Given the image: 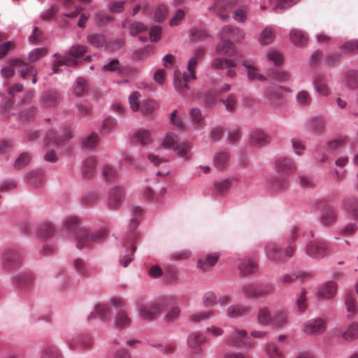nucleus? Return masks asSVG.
<instances>
[{"label": "nucleus", "instance_id": "nucleus-20", "mask_svg": "<svg viewBox=\"0 0 358 358\" xmlns=\"http://www.w3.org/2000/svg\"><path fill=\"white\" fill-rule=\"evenodd\" d=\"M124 193V189L121 187H115L111 189L109 204L112 208L116 209L120 205Z\"/></svg>", "mask_w": 358, "mask_h": 358}, {"label": "nucleus", "instance_id": "nucleus-47", "mask_svg": "<svg viewBox=\"0 0 358 358\" xmlns=\"http://www.w3.org/2000/svg\"><path fill=\"white\" fill-rule=\"evenodd\" d=\"M325 121L322 117H313L309 123L310 128L315 132H322L325 129Z\"/></svg>", "mask_w": 358, "mask_h": 358}, {"label": "nucleus", "instance_id": "nucleus-61", "mask_svg": "<svg viewBox=\"0 0 358 358\" xmlns=\"http://www.w3.org/2000/svg\"><path fill=\"white\" fill-rule=\"evenodd\" d=\"M31 159V157L27 153H22L15 160L14 167L16 169H20L27 166Z\"/></svg>", "mask_w": 358, "mask_h": 358}, {"label": "nucleus", "instance_id": "nucleus-23", "mask_svg": "<svg viewBox=\"0 0 358 358\" xmlns=\"http://www.w3.org/2000/svg\"><path fill=\"white\" fill-rule=\"evenodd\" d=\"M314 86L316 92L322 96H328L330 94V90L327 84L324 76L317 74L315 77Z\"/></svg>", "mask_w": 358, "mask_h": 358}, {"label": "nucleus", "instance_id": "nucleus-16", "mask_svg": "<svg viewBox=\"0 0 358 358\" xmlns=\"http://www.w3.org/2000/svg\"><path fill=\"white\" fill-rule=\"evenodd\" d=\"M251 310L252 308L249 306L236 304L228 307L227 315L230 318L236 319L248 315Z\"/></svg>", "mask_w": 358, "mask_h": 358}, {"label": "nucleus", "instance_id": "nucleus-56", "mask_svg": "<svg viewBox=\"0 0 358 358\" xmlns=\"http://www.w3.org/2000/svg\"><path fill=\"white\" fill-rule=\"evenodd\" d=\"M266 354L268 358H284L282 352L273 343H271L267 345Z\"/></svg>", "mask_w": 358, "mask_h": 358}, {"label": "nucleus", "instance_id": "nucleus-31", "mask_svg": "<svg viewBox=\"0 0 358 358\" xmlns=\"http://www.w3.org/2000/svg\"><path fill=\"white\" fill-rule=\"evenodd\" d=\"M243 65L248 69V77L249 80H264V76L259 73V70L255 68L252 62L244 61Z\"/></svg>", "mask_w": 358, "mask_h": 358}, {"label": "nucleus", "instance_id": "nucleus-1", "mask_svg": "<svg viewBox=\"0 0 358 358\" xmlns=\"http://www.w3.org/2000/svg\"><path fill=\"white\" fill-rule=\"evenodd\" d=\"M80 220L75 215L67 216L63 227L67 230L76 231V247L79 249L89 248L94 243L103 241L108 236V230L101 228L96 231H90L86 228H78Z\"/></svg>", "mask_w": 358, "mask_h": 358}, {"label": "nucleus", "instance_id": "nucleus-12", "mask_svg": "<svg viewBox=\"0 0 358 358\" xmlns=\"http://www.w3.org/2000/svg\"><path fill=\"white\" fill-rule=\"evenodd\" d=\"M73 137L71 131L69 128H65L62 131V133L59 136H57V134L55 131H50L47 137V145H48L50 142H52V144L59 147L60 145H64L69 141H70Z\"/></svg>", "mask_w": 358, "mask_h": 358}, {"label": "nucleus", "instance_id": "nucleus-53", "mask_svg": "<svg viewBox=\"0 0 358 358\" xmlns=\"http://www.w3.org/2000/svg\"><path fill=\"white\" fill-rule=\"evenodd\" d=\"M341 49L348 53H358V39H352L342 45Z\"/></svg>", "mask_w": 358, "mask_h": 358}, {"label": "nucleus", "instance_id": "nucleus-3", "mask_svg": "<svg viewBox=\"0 0 358 358\" xmlns=\"http://www.w3.org/2000/svg\"><path fill=\"white\" fill-rule=\"evenodd\" d=\"M275 169L282 177L272 178L270 185L272 189L281 190L287 185V180L285 177L292 174L296 171V165L291 159L280 157L275 161Z\"/></svg>", "mask_w": 358, "mask_h": 358}, {"label": "nucleus", "instance_id": "nucleus-7", "mask_svg": "<svg viewBox=\"0 0 358 358\" xmlns=\"http://www.w3.org/2000/svg\"><path fill=\"white\" fill-rule=\"evenodd\" d=\"M207 341V337L199 332L191 333L187 338L189 357L191 358L199 357L203 352L202 345Z\"/></svg>", "mask_w": 358, "mask_h": 358}, {"label": "nucleus", "instance_id": "nucleus-59", "mask_svg": "<svg viewBox=\"0 0 358 358\" xmlns=\"http://www.w3.org/2000/svg\"><path fill=\"white\" fill-rule=\"evenodd\" d=\"M180 315V308L178 306H173L167 311L164 316V320L166 322H173L177 320Z\"/></svg>", "mask_w": 358, "mask_h": 358}, {"label": "nucleus", "instance_id": "nucleus-2", "mask_svg": "<svg viewBox=\"0 0 358 358\" xmlns=\"http://www.w3.org/2000/svg\"><path fill=\"white\" fill-rule=\"evenodd\" d=\"M178 300L176 296H167L156 301H148L143 297L136 300L138 313L140 317L145 320H153L159 315L166 305H170Z\"/></svg>", "mask_w": 358, "mask_h": 358}, {"label": "nucleus", "instance_id": "nucleus-18", "mask_svg": "<svg viewBox=\"0 0 358 358\" xmlns=\"http://www.w3.org/2000/svg\"><path fill=\"white\" fill-rule=\"evenodd\" d=\"M342 338L347 342H352L358 339V322L350 323L341 334Z\"/></svg>", "mask_w": 358, "mask_h": 358}, {"label": "nucleus", "instance_id": "nucleus-11", "mask_svg": "<svg viewBox=\"0 0 358 358\" xmlns=\"http://www.w3.org/2000/svg\"><path fill=\"white\" fill-rule=\"evenodd\" d=\"M234 6V0H215L213 6L209 8V9L213 10L221 20H226L229 18L228 12Z\"/></svg>", "mask_w": 358, "mask_h": 358}, {"label": "nucleus", "instance_id": "nucleus-62", "mask_svg": "<svg viewBox=\"0 0 358 358\" xmlns=\"http://www.w3.org/2000/svg\"><path fill=\"white\" fill-rule=\"evenodd\" d=\"M273 291V286L270 284H266L264 285H261L259 287H257V299L265 297L270 294H271Z\"/></svg>", "mask_w": 358, "mask_h": 358}, {"label": "nucleus", "instance_id": "nucleus-57", "mask_svg": "<svg viewBox=\"0 0 358 358\" xmlns=\"http://www.w3.org/2000/svg\"><path fill=\"white\" fill-rule=\"evenodd\" d=\"M47 55L45 48H36L29 52L28 60L29 63H34Z\"/></svg>", "mask_w": 358, "mask_h": 358}, {"label": "nucleus", "instance_id": "nucleus-34", "mask_svg": "<svg viewBox=\"0 0 358 358\" xmlns=\"http://www.w3.org/2000/svg\"><path fill=\"white\" fill-rule=\"evenodd\" d=\"M271 313L267 307H263L259 309L257 313V321L263 325H268L272 323Z\"/></svg>", "mask_w": 358, "mask_h": 358}, {"label": "nucleus", "instance_id": "nucleus-24", "mask_svg": "<svg viewBox=\"0 0 358 358\" xmlns=\"http://www.w3.org/2000/svg\"><path fill=\"white\" fill-rule=\"evenodd\" d=\"M289 38L294 45L300 47L306 45L308 37L306 33L299 29H292L289 33Z\"/></svg>", "mask_w": 358, "mask_h": 358}, {"label": "nucleus", "instance_id": "nucleus-4", "mask_svg": "<svg viewBox=\"0 0 358 358\" xmlns=\"http://www.w3.org/2000/svg\"><path fill=\"white\" fill-rule=\"evenodd\" d=\"M14 69H16L22 79H27L29 76H32V83L35 84L36 83V70L29 64L22 61L20 59H14L10 62V66L4 67L1 69V73L4 78H10L14 74Z\"/></svg>", "mask_w": 358, "mask_h": 358}, {"label": "nucleus", "instance_id": "nucleus-10", "mask_svg": "<svg viewBox=\"0 0 358 358\" xmlns=\"http://www.w3.org/2000/svg\"><path fill=\"white\" fill-rule=\"evenodd\" d=\"M227 343L234 346L250 347L252 345L250 338L248 337V333L245 330H236L231 334L227 339Z\"/></svg>", "mask_w": 358, "mask_h": 358}, {"label": "nucleus", "instance_id": "nucleus-26", "mask_svg": "<svg viewBox=\"0 0 358 358\" xmlns=\"http://www.w3.org/2000/svg\"><path fill=\"white\" fill-rule=\"evenodd\" d=\"M336 210L331 206H326L322 213V222L325 226H330L336 220Z\"/></svg>", "mask_w": 358, "mask_h": 358}, {"label": "nucleus", "instance_id": "nucleus-42", "mask_svg": "<svg viewBox=\"0 0 358 358\" xmlns=\"http://www.w3.org/2000/svg\"><path fill=\"white\" fill-rule=\"evenodd\" d=\"M266 96L271 104H278L282 98L280 89L273 87L268 89L266 91Z\"/></svg>", "mask_w": 358, "mask_h": 358}, {"label": "nucleus", "instance_id": "nucleus-49", "mask_svg": "<svg viewBox=\"0 0 358 358\" xmlns=\"http://www.w3.org/2000/svg\"><path fill=\"white\" fill-rule=\"evenodd\" d=\"M134 139L140 143L141 145L148 144L151 142V136L150 132L144 129L138 131L134 136Z\"/></svg>", "mask_w": 358, "mask_h": 358}, {"label": "nucleus", "instance_id": "nucleus-13", "mask_svg": "<svg viewBox=\"0 0 358 358\" xmlns=\"http://www.w3.org/2000/svg\"><path fill=\"white\" fill-rule=\"evenodd\" d=\"M220 254L217 252L204 254L198 259L197 266L203 271H210L217 262Z\"/></svg>", "mask_w": 358, "mask_h": 358}, {"label": "nucleus", "instance_id": "nucleus-6", "mask_svg": "<svg viewBox=\"0 0 358 358\" xmlns=\"http://www.w3.org/2000/svg\"><path fill=\"white\" fill-rule=\"evenodd\" d=\"M110 304L118 309L115 317V326L119 329H123L130 325L131 319L127 313L124 310L126 303L120 297H114L110 301Z\"/></svg>", "mask_w": 358, "mask_h": 358}, {"label": "nucleus", "instance_id": "nucleus-63", "mask_svg": "<svg viewBox=\"0 0 358 358\" xmlns=\"http://www.w3.org/2000/svg\"><path fill=\"white\" fill-rule=\"evenodd\" d=\"M98 142L99 136L96 133L93 132L83 140V144L85 148H92L95 147Z\"/></svg>", "mask_w": 358, "mask_h": 358}, {"label": "nucleus", "instance_id": "nucleus-14", "mask_svg": "<svg viewBox=\"0 0 358 358\" xmlns=\"http://www.w3.org/2000/svg\"><path fill=\"white\" fill-rule=\"evenodd\" d=\"M302 328L307 334H320L326 329V322L322 318L310 320L304 323Z\"/></svg>", "mask_w": 358, "mask_h": 358}, {"label": "nucleus", "instance_id": "nucleus-46", "mask_svg": "<svg viewBox=\"0 0 358 358\" xmlns=\"http://www.w3.org/2000/svg\"><path fill=\"white\" fill-rule=\"evenodd\" d=\"M73 267L83 277L87 278L91 275L90 269L87 268L84 262L80 259H76L73 261Z\"/></svg>", "mask_w": 358, "mask_h": 358}, {"label": "nucleus", "instance_id": "nucleus-48", "mask_svg": "<svg viewBox=\"0 0 358 358\" xmlns=\"http://www.w3.org/2000/svg\"><path fill=\"white\" fill-rule=\"evenodd\" d=\"M345 85L350 88L358 87V71H350L345 74Z\"/></svg>", "mask_w": 358, "mask_h": 358}, {"label": "nucleus", "instance_id": "nucleus-40", "mask_svg": "<svg viewBox=\"0 0 358 358\" xmlns=\"http://www.w3.org/2000/svg\"><path fill=\"white\" fill-rule=\"evenodd\" d=\"M88 43L94 47L99 48L103 46L106 43L104 35L101 34H93L87 36Z\"/></svg>", "mask_w": 358, "mask_h": 358}, {"label": "nucleus", "instance_id": "nucleus-55", "mask_svg": "<svg viewBox=\"0 0 358 358\" xmlns=\"http://www.w3.org/2000/svg\"><path fill=\"white\" fill-rule=\"evenodd\" d=\"M177 110H174L170 116V122L173 126L177 128L180 131L185 129V124L182 119L180 117H177Z\"/></svg>", "mask_w": 358, "mask_h": 358}, {"label": "nucleus", "instance_id": "nucleus-37", "mask_svg": "<svg viewBox=\"0 0 358 358\" xmlns=\"http://www.w3.org/2000/svg\"><path fill=\"white\" fill-rule=\"evenodd\" d=\"M190 118L192 122L198 128L204 127L203 119L204 116L202 115L201 111L199 108H193L189 112Z\"/></svg>", "mask_w": 358, "mask_h": 358}, {"label": "nucleus", "instance_id": "nucleus-51", "mask_svg": "<svg viewBox=\"0 0 358 358\" xmlns=\"http://www.w3.org/2000/svg\"><path fill=\"white\" fill-rule=\"evenodd\" d=\"M38 234L42 237L50 238L55 234V229L50 223H43L38 227Z\"/></svg>", "mask_w": 358, "mask_h": 358}, {"label": "nucleus", "instance_id": "nucleus-36", "mask_svg": "<svg viewBox=\"0 0 358 358\" xmlns=\"http://www.w3.org/2000/svg\"><path fill=\"white\" fill-rule=\"evenodd\" d=\"M98 315L100 317L102 320H107L110 317L109 314V308L102 304H98L95 307V310L94 312L91 313V314L88 317V320H90Z\"/></svg>", "mask_w": 358, "mask_h": 358}, {"label": "nucleus", "instance_id": "nucleus-35", "mask_svg": "<svg viewBox=\"0 0 358 358\" xmlns=\"http://www.w3.org/2000/svg\"><path fill=\"white\" fill-rule=\"evenodd\" d=\"M96 165V160L94 157L86 159L83 164V175L85 178H90L93 176Z\"/></svg>", "mask_w": 358, "mask_h": 358}, {"label": "nucleus", "instance_id": "nucleus-54", "mask_svg": "<svg viewBox=\"0 0 358 358\" xmlns=\"http://www.w3.org/2000/svg\"><path fill=\"white\" fill-rule=\"evenodd\" d=\"M248 13V8L245 6H241L234 11L233 17L236 21L238 22H244L246 20Z\"/></svg>", "mask_w": 358, "mask_h": 358}, {"label": "nucleus", "instance_id": "nucleus-19", "mask_svg": "<svg viewBox=\"0 0 358 358\" xmlns=\"http://www.w3.org/2000/svg\"><path fill=\"white\" fill-rule=\"evenodd\" d=\"M55 57H57V60L55 61L52 64V73H57L59 72V66H76L78 62L73 58L69 57H62L58 54H55Z\"/></svg>", "mask_w": 358, "mask_h": 358}, {"label": "nucleus", "instance_id": "nucleus-15", "mask_svg": "<svg viewBox=\"0 0 358 358\" xmlns=\"http://www.w3.org/2000/svg\"><path fill=\"white\" fill-rule=\"evenodd\" d=\"M59 101V95L57 92L50 90L45 92L41 97V106L43 108L55 107Z\"/></svg>", "mask_w": 358, "mask_h": 358}, {"label": "nucleus", "instance_id": "nucleus-43", "mask_svg": "<svg viewBox=\"0 0 358 358\" xmlns=\"http://www.w3.org/2000/svg\"><path fill=\"white\" fill-rule=\"evenodd\" d=\"M275 37V35L273 29L270 27H266L261 33L259 41L262 45H266L271 43L274 40Z\"/></svg>", "mask_w": 358, "mask_h": 358}, {"label": "nucleus", "instance_id": "nucleus-5", "mask_svg": "<svg viewBox=\"0 0 358 358\" xmlns=\"http://www.w3.org/2000/svg\"><path fill=\"white\" fill-rule=\"evenodd\" d=\"M162 144L165 148L176 152L177 155L185 161H189L192 157L191 144L187 142L179 143L178 136L172 132L166 134Z\"/></svg>", "mask_w": 358, "mask_h": 358}, {"label": "nucleus", "instance_id": "nucleus-8", "mask_svg": "<svg viewBox=\"0 0 358 358\" xmlns=\"http://www.w3.org/2000/svg\"><path fill=\"white\" fill-rule=\"evenodd\" d=\"M305 252L312 258L322 259L331 252V248L324 241H313L306 245Z\"/></svg>", "mask_w": 358, "mask_h": 358}, {"label": "nucleus", "instance_id": "nucleus-44", "mask_svg": "<svg viewBox=\"0 0 358 358\" xmlns=\"http://www.w3.org/2000/svg\"><path fill=\"white\" fill-rule=\"evenodd\" d=\"M29 183L35 187L41 185L44 180V177L42 171H35L30 172L27 176Z\"/></svg>", "mask_w": 358, "mask_h": 358}, {"label": "nucleus", "instance_id": "nucleus-52", "mask_svg": "<svg viewBox=\"0 0 358 358\" xmlns=\"http://www.w3.org/2000/svg\"><path fill=\"white\" fill-rule=\"evenodd\" d=\"M345 306L347 311L351 315H355L357 313L356 299L353 294H347L345 297Z\"/></svg>", "mask_w": 358, "mask_h": 358}, {"label": "nucleus", "instance_id": "nucleus-38", "mask_svg": "<svg viewBox=\"0 0 358 358\" xmlns=\"http://www.w3.org/2000/svg\"><path fill=\"white\" fill-rule=\"evenodd\" d=\"M236 66V63L231 59L215 58L212 62V67L217 69H223L224 68H234Z\"/></svg>", "mask_w": 358, "mask_h": 358}, {"label": "nucleus", "instance_id": "nucleus-64", "mask_svg": "<svg viewBox=\"0 0 358 358\" xmlns=\"http://www.w3.org/2000/svg\"><path fill=\"white\" fill-rule=\"evenodd\" d=\"M267 58L272 62L275 66L281 65L283 63V56L278 51H270L267 55Z\"/></svg>", "mask_w": 358, "mask_h": 358}, {"label": "nucleus", "instance_id": "nucleus-21", "mask_svg": "<svg viewBox=\"0 0 358 358\" xmlns=\"http://www.w3.org/2000/svg\"><path fill=\"white\" fill-rule=\"evenodd\" d=\"M3 259L8 266H14L21 261L22 256L17 250H8L3 253Z\"/></svg>", "mask_w": 358, "mask_h": 358}, {"label": "nucleus", "instance_id": "nucleus-22", "mask_svg": "<svg viewBox=\"0 0 358 358\" xmlns=\"http://www.w3.org/2000/svg\"><path fill=\"white\" fill-rule=\"evenodd\" d=\"M217 51L220 55L230 57L236 53V49L231 41L224 39L218 43Z\"/></svg>", "mask_w": 358, "mask_h": 358}, {"label": "nucleus", "instance_id": "nucleus-60", "mask_svg": "<svg viewBox=\"0 0 358 358\" xmlns=\"http://www.w3.org/2000/svg\"><path fill=\"white\" fill-rule=\"evenodd\" d=\"M140 97L141 94L138 92H134L129 96L130 108L134 112H137L138 110H139V108L141 106V104L139 103Z\"/></svg>", "mask_w": 358, "mask_h": 358}, {"label": "nucleus", "instance_id": "nucleus-58", "mask_svg": "<svg viewBox=\"0 0 358 358\" xmlns=\"http://www.w3.org/2000/svg\"><path fill=\"white\" fill-rule=\"evenodd\" d=\"M42 358H62V357L56 347L47 346L43 350Z\"/></svg>", "mask_w": 358, "mask_h": 358}, {"label": "nucleus", "instance_id": "nucleus-33", "mask_svg": "<svg viewBox=\"0 0 358 358\" xmlns=\"http://www.w3.org/2000/svg\"><path fill=\"white\" fill-rule=\"evenodd\" d=\"M229 153L227 151H220L215 153L213 157V162L215 167L218 169L224 168L227 166L229 159Z\"/></svg>", "mask_w": 358, "mask_h": 358}, {"label": "nucleus", "instance_id": "nucleus-39", "mask_svg": "<svg viewBox=\"0 0 358 358\" xmlns=\"http://www.w3.org/2000/svg\"><path fill=\"white\" fill-rule=\"evenodd\" d=\"M103 71L106 72H115L122 73V66L117 59H113L106 63L102 68Z\"/></svg>", "mask_w": 358, "mask_h": 358}, {"label": "nucleus", "instance_id": "nucleus-30", "mask_svg": "<svg viewBox=\"0 0 358 358\" xmlns=\"http://www.w3.org/2000/svg\"><path fill=\"white\" fill-rule=\"evenodd\" d=\"M15 280L20 289H29L33 285L34 278L31 274L23 273L15 277Z\"/></svg>", "mask_w": 358, "mask_h": 358}, {"label": "nucleus", "instance_id": "nucleus-32", "mask_svg": "<svg viewBox=\"0 0 358 358\" xmlns=\"http://www.w3.org/2000/svg\"><path fill=\"white\" fill-rule=\"evenodd\" d=\"M310 276V274L303 271L285 274L281 278L282 284H289L294 282L296 279L303 280Z\"/></svg>", "mask_w": 358, "mask_h": 358}, {"label": "nucleus", "instance_id": "nucleus-28", "mask_svg": "<svg viewBox=\"0 0 358 358\" xmlns=\"http://www.w3.org/2000/svg\"><path fill=\"white\" fill-rule=\"evenodd\" d=\"M257 268V264L251 259H241L238 265V269L241 275H245L256 271Z\"/></svg>", "mask_w": 358, "mask_h": 358}, {"label": "nucleus", "instance_id": "nucleus-45", "mask_svg": "<svg viewBox=\"0 0 358 358\" xmlns=\"http://www.w3.org/2000/svg\"><path fill=\"white\" fill-rule=\"evenodd\" d=\"M213 311H202L191 314L189 320L192 322L199 323L201 321L209 319L213 315Z\"/></svg>", "mask_w": 358, "mask_h": 358}, {"label": "nucleus", "instance_id": "nucleus-41", "mask_svg": "<svg viewBox=\"0 0 358 358\" xmlns=\"http://www.w3.org/2000/svg\"><path fill=\"white\" fill-rule=\"evenodd\" d=\"M157 108V103L153 100H145L140 106L139 110L143 115H150Z\"/></svg>", "mask_w": 358, "mask_h": 358}, {"label": "nucleus", "instance_id": "nucleus-50", "mask_svg": "<svg viewBox=\"0 0 358 358\" xmlns=\"http://www.w3.org/2000/svg\"><path fill=\"white\" fill-rule=\"evenodd\" d=\"M87 91H88V86H87V81L83 78H78L76 82L75 87H74L75 94L77 96H83L85 93H87Z\"/></svg>", "mask_w": 358, "mask_h": 358}, {"label": "nucleus", "instance_id": "nucleus-27", "mask_svg": "<svg viewBox=\"0 0 358 358\" xmlns=\"http://www.w3.org/2000/svg\"><path fill=\"white\" fill-rule=\"evenodd\" d=\"M288 322V313L286 310H281L274 313L272 317V323L274 327L281 328Z\"/></svg>", "mask_w": 358, "mask_h": 358}, {"label": "nucleus", "instance_id": "nucleus-29", "mask_svg": "<svg viewBox=\"0 0 358 358\" xmlns=\"http://www.w3.org/2000/svg\"><path fill=\"white\" fill-rule=\"evenodd\" d=\"M268 142V136L262 131H254L250 135V143L253 146H262Z\"/></svg>", "mask_w": 358, "mask_h": 358}, {"label": "nucleus", "instance_id": "nucleus-9", "mask_svg": "<svg viewBox=\"0 0 358 358\" xmlns=\"http://www.w3.org/2000/svg\"><path fill=\"white\" fill-rule=\"evenodd\" d=\"M204 55V50L199 48L195 50L194 56L190 59L187 64V72L183 73V80L185 82V87L189 89L187 83L192 80L196 79L195 69L197 65V62L200 60Z\"/></svg>", "mask_w": 358, "mask_h": 358}, {"label": "nucleus", "instance_id": "nucleus-17", "mask_svg": "<svg viewBox=\"0 0 358 358\" xmlns=\"http://www.w3.org/2000/svg\"><path fill=\"white\" fill-rule=\"evenodd\" d=\"M265 252L268 259L274 262H279L283 259L282 250L273 243H268L265 247Z\"/></svg>", "mask_w": 358, "mask_h": 358}, {"label": "nucleus", "instance_id": "nucleus-25", "mask_svg": "<svg viewBox=\"0 0 358 358\" xmlns=\"http://www.w3.org/2000/svg\"><path fill=\"white\" fill-rule=\"evenodd\" d=\"M337 290L336 283L334 281H329L326 282L319 290V295L324 299L332 298Z\"/></svg>", "mask_w": 358, "mask_h": 358}]
</instances>
